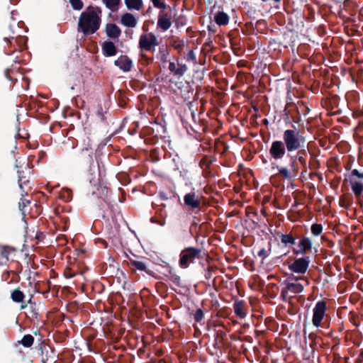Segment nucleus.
<instances>
[{
    "mask_svg": "<svg viewBox=\"0 0 363 363\" xmlns=\"http://www.w3.org/2000/svg\"><path fill=\"white\" fill-rule=\"evenodd\" d=\"M349 182L363 180V172H360L357 169L351 170L348 175Z\"/></svg>",
    "mask_w": 363,
    "mask_h": 363,
    "instance_id": "28",
    "label": "nucleus"
},
{
    "mask_svg": "<svg viewBox=\"0 0 363 363\" xmlns=\"http://www.w3.org/2000/svg\"><path fill=\"white\" fill-rule=\"evenodd\" d=\"M128 9L140 11L143 7V0H124Z\"/></svg>",
    "mask_w": 363,
    "mask_h": 363,
    "instance_id": "24",
    "label": "nucleus"
},
{
    "mask_svg": "<svg viewBox=\"0 0 363 363\" xmlns=\"http://www.w3.org/2000/svg\"><path fill=\"white\" fill-rule=\"evenodd\" d=\"M159 197L162 201H166V200H167L169 199L167 195V194L163 192V191L159 192Z\"/></svg>",
    "mask_w": 363,
    "mask_h": 363,
    "instance_id": "57",
    "label": "nucleus"
},
{
    "mask_svg": "<svg viewBox=\"0 0 363 363\" xmlns=\"http://www.w3.org/2000/svg\"><path fill=\"white\" fill-rule=\"evenodd\" d=\"M41 362H42V363H46L47 359H45L44 358H43Z\"/></svg>",
    "mask_w": 363,
    "mask_h": 363,
    "instance_id": "63",
    "label": "nucleus"
},
{
    "mask_svg": "<svg viewBox=\"0 0 363 363\" xmlns=\"http://www.w3.org/2000/svg\"><path fill=\"white\" fill-rule=\"evenodd\" d=\"M196 225H197V223L194 220L191 223V228L195 227Z\"/></svg>",
    "mask_w": 363,
    "mask_h": 363,
    "instance_id": "60",
    "label": "nucleus"
},
{
    "mask_svg": "<svg viewBox=\"0 0 363 363\" xmlns=\"http://www.w3.org/2000/svg\"><path fill=\"white\" fill-rule=\"evenodd\" d=\"M229 20L228 15L224 11H218L214 16L215 22L220 26L228 25Z\"/></svg>",
    "mask_w": 363,
    "mask_h": 363,
    "instance_id": "20",
    "label": "nucleus"
},
{
    "mask_svg": "<svg viewBox=\"0 0 363 363\" xmlns=\"http://www.w3.org/2000/svg\"><path fill=\"white\" fill-rule=\"evenodd\" d=\"M166 277L177 286H182L181 277L174 272L172 269L169 271Z\"/></svg>",
    "mask_w": 363,
    "mask_h": 363,
    "instance_id": "29",
    "label": "nucleus"
},
{
    "mask_svg": "<svg viewBox=\"0 0 363 363\" xmlns=\"http://www.w3.org/2000/svg\"><path fill=\"white\" fill-rule=\"evenodd\" d=\"M26 306H27V305H26V304H23V305H21V309H23V308H25Z\"/></svg>",
    "mask_w": 363,
    "mask_h": 363,
    "instance_id": "61",
    "label": "nucleus"
},
{
    "mask_svg": "<svg viewBox=\"0 0 363 363\" xmlns=\"http://www.w3.org/2000/svg\"><path fill=\"white\" fill-rule=\"evenodd\" d=\"M172 26V21L168 19H163L162 17H158L157 28L158 29L162 30V31H166L170 28Z\"/></svg>",
    "mask_w": 363,
    "mask_h": 363,
    "instance_id": "25",
    "label": "nucleus"
},
{
    "mask_svg": "<svg viewBox=\"0 0 363 363\" xmlns=\"http://www.w3.org/2000/svg\"><path fill=\"white\" fill-rule=\"evenodd\" d=\"M114 65L124 72H130L133 67L132 60L127 55H121L114 61Z\"/></svg>",
    "mask_w": 363,
    "mask_h": 363,
    "instance_id": "12",
    "label": "nucleus"
},
{
    "mask_svg": "<svg viewBox=\"0 0 363 363\" xmlns=\"http://www.w3.org/2000/svg\"><path fill=\"white\" fill-rule=\"evenodd\" d=\"M345 169L349 171V170H352L351 168H352V165L350 164H347L345 167Z\"/></svg>",
    "mask_w": 363,
    "mask_h": 363,
    "instance_id": "59",
    "label": "nucleus"
},
{
    "mask_svg": "<svg viewBox=\"0 0 363 363\" xmlns=\"http://www.w3.org/2000/svg\"><path fill=\"white\" fill-rule=\"evenodd\" d=\"M177 27L184 26L186 24V19L184 16H179L175 20Z\"/></svg>",
    "mask_w": 363,
    "mask_h": 363,
    "instance_id": "49",
    "label": "nucleus"
},
{
    "mask_svg": "<svg viewBox=\"0 0 363 363\" xmlns=\"http://www.w3.org/2000/svg\"><path fill=\"white\" fill-rule=\"evenodd\" d=\"M283 142L287 147V152L291 153L296 150L303 147L306 143V137L299 129H286L282 135Z\"/></svg>",
    "mask_w": 363,
    "mask_h": 363,
    "instance_id": "3",
    "label": "nucleus"
},
{
    "mask_svg": "<svg viewBox=\"0 0 363 363\" xmlns=\"http://www.w3.org/2000/svg\"><path fill=\"white\" fill-rule=\"evenodd\" d=\"M296 154L294 155L295 157V159H298V157H301V158H305L307 152H309L308 146L306 143L303 144V147H301L300 149H298L296 150Z\"/></svg>",
    "mask_w": 363,
    "mask_h": 363,
    "instance_id": "33",
    "label": "nucleus"
},
{
    "mask_svg": "<svg viewBox=\"0 0 363 363\" xmlns=\"http://www.w3.org/2000/svg\"><path fill=\"white\" fill-rule=\"evenodd\" d=\"M184 204L191 210L198 208L201 206V200L194 191L189 192L184 196Z\"/></svg>",
    "mask_w": 363,
    "mask_h": 363,
    "instance_id": "13",
    "label": "nucleus"
},
{
    "mask_svg": "<svg viewBox=\"0 0 363 363\" xmlns=\"http://www.w3.org/2000/svg\"><path fill=\"white\" fill-rule=\"evenodd\" d=\"M153 4V6L157 9H165L167 8V5L164 2H161L160 0H151Z\"/></svg>",
    "mask_w": 363,
    "mask_h": 363,
    "instance_id": "47",
    "label": "nucleus"
},
{
    "mask_svg": "<svg viewBox=\"0 0 363 363\" xmlns=\"http://www.w3.org/2000/svg\"><path fill=\"white\" fill-rule=\"evenodd\" d=\"M351 189L357 199L363 193V184L360 181L350 182Z\"/></svg>",
    "mask_w": 363,
    "mask_h": 363,
    "instance_id": "22",
    "label": "nucleus"
},
{
    "mask_svg": "<svg viewBox=\"0 0 363 363\" xmlns=\"http://www.w3.org/2000/svg\"><path fill=\"white\" fill-rule=\"evenodd\" d=\"M169 71L176 76V71H177V66L173 62H169Z\"/></svg>",
    "mask_w": 363,
    "mask_h": 363,
    "instance_id": "53",
    "label": "nucleus"
},
{
    "mask_svg": "<svg viewBox=\"0 0 363 363\" xmlns=\"http://www.w3.org/2000/svg\"><path fill=\"white\" fill-rule=\"evenodd\" d=\"M213 162V160L211 157L204 156L200 161V165L201 167L209 168Z\"/></svg>",
    "mask_w": 363,
    "mask_h": 363,
    "instance_id": "40",
    "label": "nucleus"
},
{
    "mask_svg": "<svg viewBox=\"0 0 363 363\" xmlns=\"http://www.w3.org/2000/svg\"><path fill=\"white\" fill-rule=\"evenodd\" d=\"M25 297V294L19 289H14L11 294L12 301L16 303L23 302Z\"/></svg>",
    "mask_w": 363,
    "mask_h": 363,
    "instance_id": "26",
    "label": "nucleus"
},
{
    "mask_svg": "<svg viewBox=\"0 0 363 363\" xmlns=\"http://www.w3.org/2000/svg\"><path fill=\"white\" fill-rule=\"evenodd\" d=\"M212 272H213V268L212 267H208L206 272H205V278L206 279H210L212 277Z\"/></svg>",
    "mask_w": 363,
    "mask_h": 363,
    "instance_id": "54",
    "label": "nucleus"
},
{
    "mask_svg": "<svg viewBox=\"0 0 363 363\" xmlns=\"http://www.w3.org/2000/svg\"><path fill=\"white\" fill-rule=\"evenodd\" d=\"M160 42L153 33L142 34L140 36L138 47L141 51H155V47L158 45Z\"/></svg>",
    "mask_w": 363,
    "mask_h": 363,
    "instance_id": "7",
    "label": "nucleus"
},
{
    "mask_svg": "<svg viewBox=\"0 0 363 363\" xmlns=\"http://www.w3.org/2000/svg\"><path fill=\"white\" fill-rule=\"evenodd\" d=\"M9 1L13 5H16L20 1V0H9Z\"/></svg>",
    "mask_w": 363,
    "mask_h": 363,
    "instance_id": "58",
    "label": "nucleus"
},
{
    "mask_svg": "<svg viewBox=\"0 0 363 363\" xmlns=\"http://www.w3.org/2000/svg\"><path fill=\"white\" fill-rule=\"evenodd\" d=\"M264 123H268V121H267V119H264Z\"/></svg>",
    "mask_w": 363,
    "mask_h": 363,
    "instance_id": "64",
    "label": "nucleus"
},
{
    "mask_svg": "<svg viewBox=\"0 0 363 363\" xmlns=\"http://www.w3.org/2000/svg\"><path fill=\"white\" fill-rule=\"evenodd\" d=\"M186 60L189 62H196V57L193 50H189L186 56Z\"/></svg>",
    "mask_w": 363,
    "mask_h": 363,
    "instance_id": "48",
    "label": "nucleus"
},
{
    "mask_svg": "<svg viewBox=\"0 0 363 363\" xmlns=\"http://www.w3.org/2000/svg\"><path fill=\"white\" fill-rule=\"evenodd\" d=\"M102 10L99 6H89L79 17L77 30L87 36L95 33L100 28Z\"/></svg>",
    "mask_w": 363,
    "mask_h": 363,
    "instance_id": "1",
    "label": "nucleus"
},
{
    "mask_svg": "<svg viewBox=\"0 0 363 363\" xmlns=\"http://www.w3.org/2000/svg\"><path fill=\"white\" fill-rule=\"evenodd\" d=\"M15 252V248L12 247L8 245H0V258L4 259L6 261H9L10 255Z\"/></svg>",
    "mask_w": 363,
    "mask_h": 363,
    "instance_id": "23",
    "label": "nucleus"
},
{
    "mask_svg": "<svg viewBox=\"0 0 363 363\" xmlns=\"http://www.w3.org/2000/svg\"><path fill=\"white\" fill-rule=\"evenodd\" d=\"M298 163L301 165V167H303V170L301 172V174H303L304 173L307 172V169H308V163H307V160H306V158H301V157H298Z\"/></svg>",
    "mask_w": 363,
    "mask_h": 363,
    "instance_id": "44",
    "label": "nucleus"
},
{
    "mask_svg": "<svg viewBox=\"0 0 363 363\" xmlns=\"http://www.w3.org/2000/svg\"><path fill=\"white\" fill-rule=\"evenodd\" d=\"M327 310V303L324 300L318 301L313 309L312 323L315 327L321 325Z\"/></svg>",
    "mask_w": 363,
    "mask_h": 363,
    "instance_id": "8",
    "label": "nucleus"
},
{
    "mask_svg": "<svg viewBox=\"0 0 363 363\" xmlns=\"http://www.w3.org/2000/svg\"><path fill=\"white\" fill-rule=\"evenodd\" d=\"M108 113L106 111H103V108L101 106H100L99 108V109L97 110V112H96V115L97 116L99 117V118L100 119L101 121H106V114Z\"/></svg>",
    "mask_w": 363,
    "mask_h": 363,
    "instance_id": "45",
    "label": "nucleus"
},
{
    "mask_svg": "<svg viewBox=\"0 0 363 363\" xmlns=\"http://www.w3.org/2000/svg\"><path fill=\"white\" fill-rule=\"evenodd\" d=\"M311 233L315 236H318L323 231V226L321 224L314 223L311 227Z\"/></svg>",
    "mask_w": 363,
    "mask_h": 363,
    "instance_id": "37",
    "label": "nucleus"
},
{
    "mask_svg": "<svg viewBox=\"0 0 363 363\" xmlns=\"http://www.w3.org/2000/svg\"><path fill=\"white\" fill-rule=\"evenodd\" d=\"M121 22L124 26L130 28H134L137 25V19L133 14L129 13L122 16Z\"/></svg>",
    "mask_w": 363,
    "mask_h": 363,
    "instance_id": "19",
    "label": "nucleus"
},
{
    "mask_svg": "<svg viewBox=\"0 0 363 363\" xmlns=\"http://www.w3.org/2000/svg\"><path fill=\"white\" fill-rule=\"evenodd\" d=\"M93 156V149L91 147H85L81 150L79 155V158L81 162L91 164L94 162Z\"/></svg>",
    "mask_w": 363,
    "mask_h": 363,
    "instance_id": "16",
    "label": "nucleus"
},
{
    "mask_svg": "<svg viewBox=\"0 0 363 363\" xmlns=\"http://www.w3.org/2000/svg\"><path fill=\"white\" fill-rule=\"evenodd\" d=\"M45 238V234H44L43 232H38L35 235V238L39 241L43 240Z\"/></svg>",
    "mask_w": 363,
    "mask_h": 363,
    "instance_id": "55",
    "label": "nucleus"
},
{
    "mask_svg": "<svg viewBox=\"0 0 363 363\" xmlns=\"http://www.w3.org/2000/svg\"><path fill=\"white\" fill-rule=\"evenodd\" d=\"M187 69V66L185 64L179 63L177 61V71H176V76L182 77Z\"/></svg>",
    "mask_w": 363,
    "mask_h": 363,
    "instance_id": "38",
    "label": "nucleus"
},
{
    "mask_svg": "<svg viewBox=\"0 0 363 363\" xmlns=\"http://www.w3.org/2000/svg\"><path fill=\"white\" fill-rule=\"evenodd\" d=\"M311 260L308 256L296 258L294 261L289 265V269L294 273L304 274L309 267Z\"/></svg>",
    "mask_w": 363,
    "mask_h": 363,
    "instance_id": "10",
    "label": "nucleus"
},
{
    "mask_svg": "<svg viewBox=\"0 0 363 363\" xmlns=\"http://www.w3.org/2000/svg\"><path fill=\"white\" fill-rule=\"evenodd\" d=\"M106 33L110 38L116 39L121 35V30L115 23H108L106 27Z\"/></svg>",
    "mask_w": 363,
    "mask_h": 363,
    "instance_id": "17",
    "label": "nucleus"
},
{
    "mask_svg": "<svg viewBox=\"0 0 363 363\" xmlns=\"http://www.w3.org/2000/svg\"><path fill=\"white\" fill-rule=\"evenodd\" d=\"M287 152V147L281 140H274L272 143L271 147L269 150V155L272 159L275 161L282 160L286 152Z\"/></svg>",
    "mask_w": 363,
    "mask_h": 363,
    "instance_id": "9",
    "label": "nucleus"
},
{
    "mask_svg": "<svg viewBox=\"0 0 363 363\" xmlns=\"http://www.w3.org/2000/svg\"><path fill=\"white\" fill-rule=\"evenodd\" d=\"M171 45L176 50L181 52L185 45V42L184 40L174 39L172 40Z\"/></svg>",
    "mask_w": 363,
    "mask_h": 363,
    "instance_id": "34",
    "label": "nucleus"
},
{
    "mask_svg": "<svg viewBox=\"0 0 363 363\" xmlns=\"http://www.w3.org/2000/svg\"><path fill=\"white\" fill-rule=\"evenodd\" d=\"M16 74V72H14V71L13 69H6L5 71V76L9 80L11 81V82L12 84H14L16 81H17V79L16 77H15V75Z\"/></svg>",
    "mask_w": 363,
    "mask_h": 363,
    "instance_id": "41",
    "label": "nucleus"
},
{
    "mask_svg": "<svg viewBox=\"0 0 363 363\" xmlns=\"http://www.w3.org/2000/svg\"><path fill=\"white\" fill-rule=\"evenodd\" d=\"M30 201L29 199H26L24 197L21 199V201L18 203L19 208L21 211H25V208L30 204Z\"/></svg>",
    "mask_w": 363,
    "mask_h": 363,
    "instance_id": "46",
    "label": "nucleus"
},
{
    "mask_svg": "<svg viewBox=\"0 0 363 363\" xmlns=\"http://www.w3.org/2000/svg\"><path fill=\"white\" fill-rule=\"evenodd\" d=\"M142 64L144 65H148L153 62V57H148L146 54L143 52L140 54Z\"/></svg>",
    "mask_w": 363,
    "mask_h": 363,
    "instance_id": "43",
    "label": "nucleus"
},
{
    "mask_svg": "<svg viewBox=\"0 0 363 363\" xmlns=\"http://www.w3.org/2000/svg\"><path fill=\"white\" fill-rule=\"evenodd\" d=\"M202 258L201 250L194 247H185L179 254V265L182 269H186L195 259Z\"/></svg>",
    "mask_w": 363,
    "mask_h": 363,
    "instance_id": "5",
    "label": "nucleus"
},
{
    "mask_svg": "<svg viewBox=\"0 0 363 363\" xmlns=\"http://www.w3.org/2000/svg\"><path fill=\"white\" fill-rule=\"evenodd\" d=\"M359 357L363 358V350L360 352Z\"/></svg>",
    "mask_w": 363,
    "mask_h": 363,
    "instance_id": "62",
    "label": "nucleus"
},
{
    "mask_svg": "<svg viewBox=\"0 0 363 363\" xmlns=\"http://www.w3.org/2000/svg\"><path fill=\"white\" fill-rule=\"evenodd\" d=\"M288 157H289L290 168L284 166H279L275 163H272V168H276L278 171L277 174L283 179L292 180L294 179L298 174V160L295 159V157L294 155H291L290 153H288Z\"/></svg>",
    "mask_w": 363,
    "mask_h": 363,
    "instance_id": "4",
    "label": "nucleus"
},
{
    "mask_svg": "<svg viewBox=\"0 0 363 363\" xmlns=\"http://www.w3.org/2000/svg\"><path fill=\"white\" fill-rule=\"evenodd\" d=\"M158 17H162L163 19H168L171 21L172 19V14L168 12H164V11H161L159 13Z\"/></svg>",
    "mask_w": 363,
    "mask_h": 363,
    "instance_id": "51",
    "label": "nucleus"
},
{
    "mask_svg": "<svg viewBox=\"0 0 363 363\" xmlns=\"http://www.w3.org/2000/svg\"><path fill=\"white\" fill-rule=\"evenodd\" d=\"M233 310L235 314L240 318H244L246 316L245 311V303L243 301H235L233 303Z\"/></svg>",
    "mask_w": 363,
    "mask_h": 363,
    "instance_id": "18",
    "label": "nucleus"
},
{
    "mask_svg": "<svg viewBox=\"0 0 363 363\" xmlns=\"http://www.w3.org/2000/svg\"><path fill=\"white\" fill-rule=\"evenodd\" d=\"M19 343L25 347H30L34 343V337L30 334L25 335Z\"/></svg>",
    "mask_w": 363,
    "mask_h": 363,
    "instance_id": "30",
    "label": "nucleus"
},
{
    "mask_svg": "<svg viewBox=\"0 0 363 363\" xmlns=\"http://www.w3.org/2000/svg\"><path fill=\"white\" fill-rule=\"evenodd\" d=\"M24 49L25 48H21V49L15 48V50H6V53L8 55L13 56V60L14 62L20 64L24 60L22 58V57H23L22 52L23 51Z\"/></svg>",
    "mask_w": 363,
    "mask_h": 363,
    "instance_id": "21",
    "label": "nucleus"
},
{
    "mask_svg": "<svg viewBox=\"0 0 363 363\" xmlns=\"http://www.w3.org/2000/svg\"><path fill=\"white\" fill-rule=\"evenodd\" d=\"M257 255L262 259H265L269 255V253L264 247H262L258 251Z\"/></svg>",
    "mask_w": 363,
    "mask_h": 363,
    "instance_id": "50",
    "label": "nucleus"
},
{
    "mask_svg": "<svg viewBox=\"0 0 363 363\" xmlns=\"http://www.w3.org/2000/svg\"><path fill=\"white\" fill-rule=\"evenodd\" d=\"M23 26L24 22L23 21L9 24V29L11 30V35L9 34L7 37L4 38V40L9 42V50L26 48L27 38L21 33Z\"/></svg>",
    "mask_w": 363,
    "mask_h": 363,
    "instance_id": "2",
    "label": "nucleus"
},
{
    "mask_svg": "<svg viewBox=\"0 0 363 363\" xmlns=\"http://www.w3.org/2000/svg\"><path fill=\"white\" fill-rule=\"evenodd\" d=\"M74 273L72 272L70 269H68L65 272V276L67 279H70L74 277Z\"/></svg>",
    "mask_w": 363,
    "mask_h": 363,
    "instance_id": "56",
    "label": "nucleus"
},
{
    "mask_svg": "<svg viewBox=\"0 0 363 363\" xmlns=\"http://www.w3.org/2000/svg\"><path fill=\"white\" fill-rule=\"evenodd\" d=\"M102 53L105 57H112L117 54L118 49L115 44L110 40L104 42L101 45Z\"/></svg>",
    "mask_w": 363,
    "mask_h": 363,
    "instance_id": "14",
    "label": "nucleus"
},
{
    "mask_svg": "<svg viewBox=\"0 0 363 363\" xmlns=\"http://www.w3.org/2000/svg\"><path fill=\"white\" fill-rule=\"evenodd\" d=\"M298 279H304L303 277H295L292 275L288 277L285 281V286L281 289V298L284 301H286L288 298L292 296L289 295L291 294H299L303 291V286L301 284L297 282H293L292 281H298Z\"/></svg>",
    "mask_w": 363,
    "mask_h": 363,
    "instance_id": "6",
    "label": "nucleus"
},
{
    "mask_svg": "<svg viewBox=\"0 0 363 363\" xmlns=\"http://www.w3.org/2000/svg\"><path fill=\"white\" fill-rule=\"evenodd\" d=\"M194 319L196 322L201 323L204 319V313L201 308H198L194 313Z\"/></svg>",
    "mask_w": 363,
    "mask_h": 363,
    "instance_id": "39",
    "label": "nucleus"
},
{
    "mask_svg": "<svg viewBox=\"0 0 363 363\" xmlns=\"http://www.w3.org/2000/svg\"><path fill=\"white\" fill-rule=\"evenodd\" d=\"M128 266L132 270H138L144 272L147 274H151L152 271L148 269L144 262L129 259Z\"/></svg>",
    "mask_w": 363,
    "mask_h": 363,
    "instance_id": "15",
    "label": "nucleus"
},
{
    "mask_svg": "<svg viewBox=\"0 0 363 363\" xmlns=\"http://www.w3.org/2000/svg\"><path fill=\"white\" fill-rule=\"evenodd\" d=\"M59 198L65 202H69L72 198V192L70 189H63L60 193Z\"/></svg>",
    "mask_w": 363,
    "mask_h": 363,
    "instance_id": "31",
    "label": "nucleus"
},
{
    "mask_svg": "<svg viewBox=\"0 0 363 363\" xmlns=\"http://www.w3.org/2000/svg\"><path fill=\"white\" fill-rule=\"evenodd\" d=\"M18 175V184L19 186L23 189V186L30 184L29 179L27 178V177L25 175L24 172L23 170H18L17 172Z\"/></svg>",
    "mask_w": 363,
    "mask_h": 363,
    "instance_id": "32",
    "label": "nucleus"
},
{
    "mask_svg": "<svg viewBox=\"0 0 363 363\" xmlns=\"http://www.w3.org/2000/svg\"><path fill=\"white\" fill-rule=\"evenodd\" d=\"M281 242L287 245H294L296 243V238L291 234H281L280 235Z\"/></svg>",
    "mask_w": 363,
    "mask_h": 363,
    "instance_id": "27",
    "label": "nucleus"
},
{
    "mask_svg": "<svg viewBox=\"0 0 363 363\" xmlns=\"http://www.w3.org/2000/svg\"><path fill=\"white\" fill-rule=\"evenodd\" d=\"M18 15V12L16 10H11V22L10 23H13L14 22L18 23L20 20H17L16 18V16Z\"/></svg>",
    "mask_w": 363,
    "mask_h": 363,
    "instance_id": "52",
    "label": "nucleus"
},
{
    "mask_svg": "<svg viewBox=\"0 0 363 363\" xmlns=\"http://www.w3.org/2000/svg\"><path fill=\"white\" fill-rule=\"evenodd\" d=\"M298 248L293 249L294 255H306L312 248L311 240L308 237H303L298 242Z\"/></svg>",
    "mask_w": 363,
    "mask_h": 363,
    "instance_id": "11",
    "label": "nucleus"
},
{
    "mask_svg": "<svg viewBox=\"0 0 363 363\" xmlns=\"http://www.w3.org/2000/svg\"><path fill=\"white\" fill-rule=\"evenodd\" d=\"M121 0H102L106 6L113 11L120 4Z\"/></svg>",
    "mask_w": 363,
    "mask_h": 363,
    "instance_id": "36",
    "label": "nucleus"
},
{
    "mask_svg": "<svg viewBox=\"0 0 363 363\" xmlns=\"http://www.w3.org/2000/svg\"><path fill=\"white\" fill-rule=\"evenodd\" d=\"M352 203V199L351 196H342L340 198V206L345 208H348Z\"/></svg>",
    "mask_w": 363,
    "mask_h": 363,
    "instance_id": "35",
    "label": "nucleus"
},
{
    "mask_svg": "<svg viewBox=\"0 0 363 363\" xmlns=\"http://www.w3.org/2000/svg\"><path fill=\"white\" fill-rule=\"evenodd\" d=\"M69 3L74 10L80 11L84 6L82 0H69Z\"/></svg>",
    "mask_w": 363,
    "mask_h": 363,
    "instance_id": "42",
    "label": "nucleus"
}]
</instances>
